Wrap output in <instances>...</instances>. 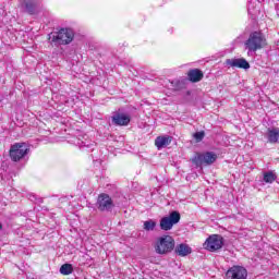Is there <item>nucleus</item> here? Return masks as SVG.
I'll use <instances>...</instances> for the list:
<instances>
[{
  "label": "nucleus",
  "mask_w": 279,
  "mask_h": 279,
  "mask_svg": "<svg viewBox=\"0 0 279 279\" xmlns=\"http://www.w3.org/2000/svg\"><path fill=\"white\" fill-rule=\"evenodd\" d=\"M81 147H93V143H86V142H82L81 143Z\"/></svg>",
  "instance_id": "21"
},
{
  "label": "nucleus",
  "mask_w": 279,
  "mask_h": 279,
  "mask_svg": "<svg viewBox=\"0 0 279 279\" xmlns=\"http://www.w3.org/2000/svg\"><path fill=\"white\" fill-rule=\"evenodd\" d=\"M174 252L178 256L184 257V256H189V254H191L193 250L191 248V246H189V244L181 243L175 246Z\"/></svg>",
  "instance_id": "15"
},
{
  "label": "nucleus",
  "mask_w": 279,
  "mask_h": 279,
  "mask_svg": "<svg viewBox=\"0 0 279 279\" xmlns=\"http://www.w3.org/2000/svg\"><path fill=\"white\" fill-rule=\"evenodd\" d=\"M73 29L61 28L58 33L50 36V40L51 43H54V45H69L70 43H73Z\"/></svg>",
  "instance_id": "4"
},
{
  "label": "nucleus",
  "mask_w": 279,
  "mask_h": 279,
  "mask_svg": "<svg viewBox=\"0 0 279 279\" xmlns=\"http://www.w3.org/2000/svg\"><path fill=\"white\" fill-rule=\"evenodd\" d=\"M111 121L113 125L126 126L130 125L132 117L130 116V113H125L123 112V110L119 109L118 111L113 112Z\"/></svg>",
  "instance_id": "9"
},
{
  "label": "nucleus",
  "mask_w": 279,
  "mask_h": 279,
  "mask_svg": "<svg viewBox=\"0 0 279 279\" xmlns=\"http://www.w3.org/2000/svg\"><path fill=\"white\" fill-rule=\"evenodd\" d=\"M60 274H62V276H71V274H73V265H71V264H63L60 267Z\"/></svg>",
  "instance_id": "18"
},
{
  "label": "nucleus",
  "mask_w": 279,
  "mask_h": 279,
  "mask_svg": "<svg viewBox=\"0 0 279 279\" xmlns=\"http://www.w3.org/2000/svg\"><path fill=\"white\" fill-rule=\"evenodd\" d=\"M172 250H175V240L171 235H163L157 240L155 245L157 254H171Z\"/></svg>",
  "instance_id": "3"
},
{
  "label": "nucleus",
  "mask_w": 279,
  "mask_h": 279,
  "mask_svg": "<svg viewBox=\"0 0 279 279\" xmlns=\"http://www.w3.org/2000/svg\"><path fill=\"white\" fill-rule=\"evenodd\" d=\"M226 279H247V269L243 266H232L227 270Z\"/></svg>",
  "instance_id": "10"
},
{
  "label": "nucleus",
  "mask_w": 279,
  "mask_h": 279,
  "mask_svg": "<svg viewBox=\"0 0 279 279\" xmlns=\"http://www.w3.org/2000/svg\"><path fill=\"white\" fill-rule=\"evenodd\" d=\"M265 136L268 143L276 145V143H279V128H269Z\"/></svg>",
  "instance_id": "13"
},
{
  "label": "nucleus",
  "mask_w": 279,
  "mask_h": 279,
  "mask_svg": "<svg viewBox=\"0 0 279 279\" xmlns=\"http://www.w3.org/2000/svg\"><path fill=\"white\" fill-rule=\"evenodd\" d=\"M265 45V36L260 32H253L250 34L247 40L244 43V49L247 56H254L258 49H263Z\"/></svg>",
  "instance_id": "1"
},
{
  "label": "nucleus",
  "mask_w": 279,
  "mask_h": 279,
  "mask_svg": "<svg viewBox=\"0 0 279 279\" xmlns=\"http://www.w3.org/2000/svg\"><path fill=\"white\" fill-rule=\"evenodd\" d=\"M216 161H217V154L213 151L199 154L195 159L196 165H205V166L213 165Z\"/></svg>",
  "instance_id": "11"
},
{
  "label": "nucleus",
  "mask_w": 279,
  "mask_h": 279,
  "mask_svg": "<svg viewBox=\"0 0 279 279\" xmlns=\"http://www.w3.org/2000/svg\"><path fill=\"white\" fill-rule=\"evenodd\" d=\"M20 5L27 14H38L43 10L40 0H21Z\"/></svg>",
  "instance_id": "6"
},
{
  "label": "nucleus",
  "mask_w": 279,
  "mask_h": 279,
  "mask_svg": "<svg viewBox=\"0 0 279 279\" xmlns=\"http://www.w3.org/2000/svg\"><path fill=\"white\" fill-rule=\"evenodd\" d=\"M2 228H3V225H1V222H0V230H2Z\"/></svg>",
  "instance_id": "22"
},
{
  "label": "nucleus",
  "mask_w": 279,
  "mask_h": 279,
  "mask_svg": "<svg viewBox=\"0 0 279 279\" xmlns=\"http://www.w3.org/2000/svg\"><path fill=\"white\" fill-rule=\"evenodd\" d=\"M226 64L228 66H231L232 69H244L245 71H247V69H250V62H247V60H245L243 58L227 59Z\"/></svg>",
  "instance_id": "12"
},
{
  "label": "nucleus",
  "mask_w": 279,
  "mask_h": 279,
  "mask_svg": "<svg viewBox=\"0 0 279 279\" xmlns=\"http://www.w3.org/2000/svg\"><path fill=\"white\" fill-rule=\"evenodd\" d=\"M204 136H206V134L204 133V131L194 133V138H195V141H196L197 143L204 141Z\"/></svg>",
  "instance_id": "20"
},
{
  "label": "nucleus",
  "mask_w": 279,
  "mask_h": 279,
  "mask_svg": "<svg viewBox=\"0 0 279 279\" xmlns=\"http://www.w3.org/2000/svg\"><path fill=\"white\" fill-rule=\"evenodd\" d=\"M96 208L100 213H111L112 208H114V202L110 195L106 193L99 194L96 202Z\"/></svg>",
  "instance_id": "5"
},
{
  "label": "nucleus",
  "mask_w": 279,
  "mask_h": 279,
  "mask_svg": "<svg viewBox=\"0 0 279 279\" xmlns=\"http://www.w3.org/2000/svg\"><path fill=\"white\" fill-rule=\"evenodd\" d=\"M155 145L158 149H162L165 147H168V145H171V137H169V136H158L155 140Z\"/></svg>",
  "instance_id": "16"
},
{
  "label": "nucleus",
  "mask_w": 279,
  "mask_h": 279,
  "mask_svg": "<svg viewBox=\"0 0 279 279\" xmlns=\"http://www.w3.org/2000/svg\"><path fill=\"white\" fill-rule=\"evenodd\" d=\"M190 82H202L204 80V73L199 69L190 70L187 73Z\"/></svg>",
  "instance_id": "14"
},
{
  "label": "nucleus",
  "mask_w": 279,
  "mask_h": 279,
  "mask_svg": "<svg viewBox=\"0 0 279 279\" xmlns=\"http://www.w3.org/2000/svg\"><path fill=\"white\" fill-rule=\"evenodd\" d=\"M278 180V175L274 171H265L263 172V184H274Z\"/></svg>",
  "instance_id": "17"
},
{
  "label": "nucleus",
  "mask_w": 279,
  "mask_h": 279,
  "mask_svg": "<svg viewBox=\"0 0 279 279\" xmlns=\"http://www.w3.org/2000/svg\"><path fill=\"white\" fill-rule=\"evenodd\" d=\"M156 229V221L154 220H147L144 222V230L147 232H151Z\"/></svg>",
  "instance_id": "19"
},
{
  "label": "nucleus",
  "mask_w": 279,
  "mask_h": 279,
  "mask_svg": "<svg viewBox=\"0 0 279 279\" xmlns=\"http://www.w3.org/2000/svg\"><path fill=\"white\" fill-rule=\"evenodd\" d=\"M29 154V145L26 143H15L11 146L9 156L13 162H21Z\"/></svg>",
  "instance_id": "2"
},
{
  "label": "nucleus",
  "mask_w": 279,
  "mask_h": 279,
  "mask_svg": "<svg viewBox=\"0 0 279 279\" xmlns=\"http://www.w3.org/2000/svg\"><path fill=\"white\" fill-rule=\"evenodd\" d=\"M175 223H180V213L172 211L169 217H163L160 220V229L165 230L166 232L171 230Z\"/></svg>",
  "instance_id": "8"
},
{
  "label": "nucleus",
  "mask_w": 279,
  "mask_h": 279,
  "mask_svg": "<svg viewBox=\"0 0 279 279\" xmlns=\"http://www.w3.org/2000/svg\"><path fill=\"white\" fill-rule=\"evenodd\" d=\"M204 246L208 252H217L223 247V236L219 234L210 235L204 243Z\"/></svg>",
  "instance_id": "7"
}]
</instances>
